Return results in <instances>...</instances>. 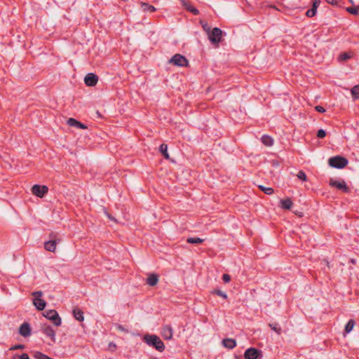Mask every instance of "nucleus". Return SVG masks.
Segmentation results:
<instances>
[{
    "instance_id": "cd10ccee",
    "label": "nucleus",
    "mask_w": 359,
    "mask_h": 359,
    "mask_svg": "<svg viewBox=\"0 0 359 359\" xmlns=\"http://www.w3.org/2000/svg\"><path fill=\"white\" fill-rule=\"evenodd\" d=\"M142 8L144 11H149L150 12H154L156 11L155 7L153 6L149 5L146 3L142 4Z\"/></svg>"
},
{
    "instance_id": "58836bf2",
    "label": "nucleus",
    "mask_w": 359,
    "mask_h": 359,
    "mask_svg": "<svg viewBox=\"0 0 359 359\" xmlns=\"http://www.w3.org/2000/svg\"><path fill=\"white\" fill-rule=\"evenodd\" d=\"M116 346L114 343L110 342L108 345V350L111 351H114L116 350Z\"/></svg>"
},
{
    "instance_id": "ddd939ff",
    "label": "nucleus",
    "mask_w": 359,
    "mask_h": 359,
    "mask_svg": "<svg viewBox=\"0 0 359 359\" xmlns=\"http://www.w3.org/2000/svg\"><path fill=\"white\" fill-rule=\"evenodd\" d=\"M20 334L23 337H28L31 334L29 325L27 323L22 324L19 330Z\"/></svg>"
},
{
    "instance_id": "f257e3e1",
    "label": "nucleus",
    "mask_w": 359,
    "mask_h": 359,
    "mask_svg": "<svg viewBox=\"0 0 359 359\" xmlns=\"http://www.w3.org/2000/svg\"><path fill=\"white\" fill-rule=\"evenodd\" d=\"M144 340L148 345L154 346L158 351L162 352L165 349L163 342L156 335L146 334L144 337Z\"/></svg>"
},
{
    "instance_id": "2eb2a0df",
    "label": "nucleus",
    "mask_w": 359,
    "mask_h": 359,
    "mask_svg": "<svg viewBox=\"0 0 359 359\" xmlns=\"http://www.w3.org/2000/svg\"><path fill=\"white\" fill-rule=\"evenodd\" d=\"M45 249L50 252H55L56 250V241H49L44 244Z\"/></svg>"
},
{
    "instance_id": "37998d69",
    "label": "nucleus",
    "mask_w": 359,
    "mask_h": 359,
    "mask_svg": "<svg viewBox=\"0 0 359 359\" xmlns=\"http://www.w3.org/2000/svg\"><path fill=\"white\" fill-rule=\"evenodd\" d=\"M316 109L317 111L320 112V113H323V112L325 111V109L323 107H321V106L316 107Z\"/></svg>"
},
{
    "instance_id": "b1692460",
    "label": "nucleus",
    "mask_w": 359,
    "mask_h": 359,
    "mask_svg": "<svg viewBox=\"0 0 359 359\" xmlns=\"http://www.w3.org/2000/svg\"><path fill=\"white\" fill-rule=\"evenodd\" d=\"M355 322L353 320H350L345 326V331L346 333H349L354 327Z\"/></svg>"
},
{
    "instance_id": "2f4dec72",
    "label": "nucleus",
    "mask_w": 359,
    "mask_h": 359,
    "mask_svg": "<svg viewBox=\"0 0 359 359\" xmlns=\"http://www.w3.org/2000/svg\"><path fill=\"white\" fill-rule=\"evenodd\" d=\"M269 327H270L273 330H274L276 332H277L278 334H280V330H281V329H280V327H279L278 326V325H277V324H274V325H273V324H269Z\"/></svg>"
},
{
    "instance_id": "c03bdc74",
    "label": "nucleus",
    "mask_w": 359,
    "mask_h": 359,
    "mask_svg": "<svg viewBox=\"0 0 359 359\" xmlns=\"http://www.w3.org/2000/svg\"><path fill=\"white\" fill-rule=\"evenodd\" d=\"M76 127L82 129L86 128V126L80 122H79V124H77Z\"/></svg>"
},
{
    "instance_id": "f704fd0d",
    "label": "nucleus",
    "mask_w": 359,
    "mask_h": 359,
    "mask_svg": "<svg viewBox=\"0 0 359 359\" xmlns=\"http://www.w3.org/2000/svg\"><path fill=\"white\" fill-rule=\"evenodd\" d=\"M316 9L312 8L306 11V15L308 17H313L316 15Z\"/></svg>"
},
{
    "instance_id": "9d476101",
    "label": "nucleus",
    "mask_w": 359,
    "mask_h": 359,
    "mask_svg": "<svg viewBox=\"0 0 359 359\" xmlns=\"http://www.w3.org/2000/svg\"><path fill=\"white\" fill-rule=\"evenodd\" d=\"M330 185L332 187H335L339 189L343 190L345 192L348 191V189L344 180L337 181L333 179H331L330 181Z\"/></svg>"
},
{
    "instance_id": "a878e982",
    "label": "nucleus",
    "mask_w": 359,
    "mask_h": 359,
    "mask_svg": "<svg viewBox=\"0 0 359 359\" xmlns=\"http://www.w3.org/2000/svg\"><path fill=\"white\" fill-rule=\"evenodd\" d=\"M187 241L191 244H200L203 242V239L200 238H188Z\"/></svg>"
},
{
    "instance_id": "c85d7f7f",
    "label": "nucleus",
    "mask_w": 359,
    "mask_h": 359,
    "mask_svg": "<svg viewBox=\"0 0 359 359\" xmlns=\"http://www.w3.org/2000/svg\"><path fill=\"white\" fill-rule=\"evenodd\" d=\"M259 187L262 191L268 195H270L273 192V189L271 187H264V186L261 185Z\"/></svg>"
},
{
    "instance_id": "393cba45",
    "label": "nucleus",
    "mask_w": 359,
    "mask_h": 359,
    "mask_svg": "<svg viewBox=\"0 0 359 359\" xmlns=\"http://www.w3.org/2000/svg\"><path fill=\"white\" fill-rule=\"evenodd\" d=\"M346 11L352 15H359V6L346 8Z\"/></svg>"
},
{
    "instance_id": "e433bc0d",
    "label": "nucleus",
    "mask_w": 359,
    "mask_h": 359,
    "mask_svg": "<svg viewBox=\"0 0 359 359\" xmlns=\"http://www.w3.org/2000/svg\"><path fill=\"white\" fill-rule=\"evenodd\" d=\"M115 327H116V329L120 332H123L126 333L128 332V330L126 327H124L123 325H116Z\"/></svg>"
},
{
    "instance_id": "c756f323",
    "label": "nucleus",
    "mask_w": 359,
    "mask_h": 359,
    "mask_svg": "<svg viewBox=\"0 0 359 359\" xmlns=\"http://www.w3.org/2000/svg\"><path fill=\"white\" fill-rule=\"evenodd\" d=\"M297 177L302 180V181H306L307 180V177H306V173L302 171V170H300L298 172V173L297 174Z\"/></svg>"
},
{
    "instance_id": "ea45409f",
    "label": "nucleus",
    "mask_w": 359,
    "mask_h": 359,
    "mask_svg": "<svg viewBox=\"0 0 359 359\" xmlns=\"http://www.w3.org/2000/svg\"><path fill=\"white\" fill-rule=\"evenodd\" d=\"M222 279H223V280H224L225 283H228V282H229V280H231V277H230V276H229V275H228V274L225 273V274H224V275H223V276H222Z\"/></svg>"
},
{
    "instance_id": "f03ea898",
    "label": "nucleus",
    "mask_w": 359,
    "mask_h": 359,
    "mask_svg": "<svg viewBox=\"0 0 359 359\" xmlns=\"http://www.w3.org/2000/svg\"><path fill=\"white\" fill-rule=\"evenodd\" d=\"M328 163L331 167L341 169L344 168L348 164V161L344 157L337 156L330 158L328 161Z\"/></svg>"
},
{
    "instance_id": "423d86ee",
    "label": "nucleus",
    "mask_w": 359,
    "mask_h": 359,
    "mask_svg": "<svg viewBox=\"0 0 359 359\" xmlns=\"http://www.w3.org/2000/svg\"><path fill=\"white\" fill-rule=\"evenodd\" d=\"M170 62L177 66L184 67L187 65L188 61L186 57L182 55L176 54L170 60Z\"/></svg>"
},
{
    "instance_id": "4468645a",
    "label": "nucleus",
    "mask_w": 359,
    "mask_h": 359,
    "mask_svg": "<svg viewBox=\"0 0 359 359\" xmlns=\"http://www.w3.org/2000/svg\"><path fill=\"white\" fill-rule=\"evenodd\" d=\"M222 344L224 346L227 348L232 349L236 346V342L233 339H225L223 340Z\"/></svg>"
},
{
    "instance_id": "39448f33",
    "label": "nucleus",
    "mask_w": 359,
    "mask_h": 359,
    "mask_svg": "<svg viewBox=\"0 0 359 359\" xmlns=\"http://www.w3.org/2000/svg\"><path fill=\"white\" fill-rule=\"evenodd\" d=\"M222 34V31L220 29L215 27L210 30L208 34V36L212 43L216 44L221 41Z\"/></svg>"
},
{
    "instance_id": "f8f14e48",
    "label": "nucleus",
    "mask_w": 359,
    "mask_h": 359,
    "mask_svg": "<svg viewBox=\"0 0 359 359\" xmlns=\"http://www.w3.org/2000/svg\"><path fill=\"white\" fill-rule=\"evenodd\" d=\"M42 331L47 337H49L53 341H55V332L51 327L49 325H43L42 327Z\"/></svg>"
},
{
    "instance_id": "473e14b6",
    "label": "nucleus",
    "mask_w": 359,
    "mask_h": 359,
    "mask_svg": "<svg viewBox=\"0 0 359 359\" xmlns=\"http://www.w3.org/2000/svg\"><path fill=\"white\" fill-rule=\"evenodd\" d=\"M67 123L71 126H74L76 127L77 124H79V121H76V119L74 118H69L68 120H67Z\"/></svg>"
},
{
    "instance_id": "0eeeda50",
    "label": "nucleus",
    "mask_w": 359,
    "mask_h": 359,
    "mask_svg": "<svg viewBox=\"0 0 359 359\" xmlns=\"http://www.w3.org/2000/svg\"><path fill=\"white\" fill-rule=\"evenodd\" d=\"M245 359H259L261 358V352L256 348H250L244 353Z\"/></svg>"
},
{
    "instance_id": "bb28decb",
    "label": "nucleus",
    "mask_w": 359,
    "mask_h": 359,
    "mask_svg": "<svg viewBox=\"0 0 359 359\" xmlns=\"http://www.w3.org/2000/svg\"><path fill=\"white\" fill-rule=\"evenodd\" d=\"M35 359H48V356L39 351L33 353Z\"/></svg>"
},
{
    "instance_id": "09e8293b",
    "label": "nucleus",
    "mask_w": 359,
    "mask_h": 359,
    "mask_svg": "<svg viewBox=\"0 0 359 359\" xmlns=\"http://www.w3.org/2000/svg\"><path fill=\"white\" fill-rule=\"evenodd\" d=\"M150 359H156V358H150Z\"/></svg>"
},
{
    "instance_id": "72a5a7b5",
    "label": "nucleus",
    "mask_w": 359,
    "mask_h": 359,
    "mask_svg": "<svg viewBox=\"0 0 359 359\" xmlns=\"http://www.w3.org/2000/svg\"><path fill=\"white\" fill-rule=\"evenodd\" d=\"M202 27L204 31L207 33V34L210 32V27L208 25L207 22H201Z\"/></svg>"
},
{
    "instance_id": "7ed1b4c3",
    "label": "nucleus",
    "mask_w": 359,
    "mask_h": 359,
    "mask_svg": "<svg viewBox=\"0 0 359 359\" xmlns=\"http://www.w3.org/2000/svg\"><path fill=\"white\" fill-rule=\"evenodd\" d=\"M42 295L43 292L41 291H36L32 292V296L34 297L33 299V304L39 311L43 310L46 305V302L41 299Z\"/></svg>"
},
{
    "instance_id": "9b49d317",
    "label": "nucleus",
    "mask_w": 359,
    "mask_h": 359,
    "mask_svg": "<svg viewBox=\"0 0 359 359\" xmlns=\"http://www.w3.org/2000/svg\"><path fill=\"white\" fill-rule=\"evenodd\" d=\"M161 334L165 339H171L172 338L173 330L170 325H165L162 328Z\"/></svg>"
},
{
    "instance_id": "aec40b11",
    "label": "nucleus",
    "mask_w": 359,
    "mask_h": 359,
    "mask_svg": "<svg viewBox=\"0 0 359 359\" xmlns=\"http://www.w3.org/2000/svg\"><path fill=\"white\" fill-rule=\"evenodd\" d=\"M262 142L264 145H266L267 147H270L273 144V140L271 137H269L268 135H263L262 137Z\"/></svg>"
},
{
    "instance_id": "1a4fd4ad",
    "label": "nucleus",
    "mask_w": 359,
    "mask_h": 359,
    "mask_svg": "<svg viewBox=\"0 0 359 359\" xmlns=\"http://www.w3.org/2000/svg\"><path fill=\"white\" fill-rule=\"evenodd\" d=\"M97 76L93 73L88 74L84 79V82L88 86H95L97 83Z\"/></svg>"
},
{
    "instance_id": "49530a36",
    "label": "nucleus",
    "mask_w": 359,
    "mask_h": 359,
    "mask_svg": "<svg viewBox=\"0 0 359 359\" xmlns=\"http://www.w3.org/2000/svg\"><path fill=\"white\" fill-rule=\"evenodd\" d=\"M106 215L109 217V219H114L109 215H108L107 213H106Z\"/></svg>"
},
{
    "instance_id": "79ce46f5",
    "label": "nucleus",
    "mask_w": 359,
    "mask_h": 359,
    "mask_svg": "<svg viewBox=\"0 0 359 359\" xmlns=\"http://www.w3.org/2000/svg\"><path fill=\"white\" fill-rule=\"evenodd\" d=\"M23 348H24V345L19 344V345H15V346L11 347L10 349L11 350L22 349Z\"/></svg>"
},
{
    "instance_id": "a19ab883",
    "label": "nucleus",
    "mask_w": 359,
    "mask_h": 359,
    "mask_svg": "<svg viewBox=\"0 0 359 359\" xmlns=\"http://www.w3.org/2000/svg\"><path fill=\"white\" fill-rule=\"evenodd\" d=\"M320 4V0H314L313 3V8L317 9Z\"/></svg>"
},
{
    "instance_id": "5701e85b",
    "label": "nucleus",
    "mask_w": 359,
    "mask_h": 359,
    "mask_svg": "<svg viewBox=\"0 0 359 359\" xmlns=\"http://www.w3.org/2000/svg\"><path fill=\"white\" fill-rule=\"evenodd\" d=\"M351 95L354 100L359 99V85L354 86L351 89Z\"/></svg>"
},
{
    "instance_id": "6ab92c4d",
    "label": "nucleus",
    "mask_w": 359,
    "mask_h": 359,
    "mask_svg": "<svg viewBox=\"0 0 359 359\" xmlns=\"http://www.w3.org/2000/svg\"><path fill=\"white\" fill-rule=\"evenodd\" d=\"M281 207L286 210H290L292 206V202L290 198H285L280 201Z\"/></svg>"
},
{
    "instance_id": "7c9ffc66",
    "label": "nucleus",
    "mask_w": 359,
    "mask_h": 359,
    "mask_svg": "<svg viewBox=\"0 0 359 359\" xmlns=\"http://www.w3.org/2000/svg\"><path fill=\"white\" fill-rule=\"evenodd\" d=\"M213 293L217 294V295H218V296H219V297H222V298H224V299H226L227 298V294L224 292H223V291H222L220 290H215L213 292Z\"/></svg>"
},
{
    "instance_id": "4be33fe9",
    "label": "nucleus",
    "mask_w": 359,
    "mask_h": 359,
    "mask_svg": "<svg viewBox=\"0 0 359 359\" xmlns=\"http://www.w3.org/2000/svg\"><path fill=\"white\" fill-rule=\"evenodd\" d=\"M159 150H160V151L162 153V154L164 156V157L165 158H167V159L169 158V154L168 153V147H167L166 144H162L160 146Z\"/></svg>"
},
{
    "instance_id": "a211bd4d",
    "label": "nucleus",
    "mask_w": 359,
    "mask_h": 359,
    "mask_svg": "<svg viewBox=\"0 0 359 359\" xmlns=\"http://www.w3.org/2000/svg\"><path fill=\"white\" fill-rule=\"evenodd\" d=\"M183 6L188 10L190 12H191L194 15H198L199 13V11L194 8L191 5L189 4L188 3H187L184 0H181Z\"/></svg>"
},
{
    "instance_id": "f3484780",
    "label": "nucleus",
    "mask_w": 359,
    "mask_h": 359,
    "mask_svg": "<svg viewBox=\"0 0 359 359\" xmlns=\"http://www.w3.org/2000/svg\"><path fill=\"white\" fill-rule=\"evenodd\" d=\"M73 314L74 318L79 321H83L84 320L83 313L79 309H74L73 310Z\"/></svg>"
},
{
    "instance_id": "412c9836",
    "label": "nucleus",
    "mask_w": 359,
    "mask_h": 359,
    "mask_svg": "<svg viewBox=\"0 0 359 359\" xmlns=\"http://www.w3.org/2000/svg\"><path fill=\"white\" fill-rule=\"evenodd\" d=\"M353 53L351 52L342 53L339 55L338 60L339 61H345L348 59L351 58Z\"/></svg>"
},
{
    "instance_id": "dca6fc26",
    "label": "nucleus",
    "mask_w": 359,
    "mask_h": 359,
    "mask_svg": "<svg viewBox=\"0 0 359 359\" xmlns=\"http://www.w3.org/2000/svg\"><path fill=\"white\" fill-rule=\"evenodd\" d=\"M158 281V277L156 274L150 275L147 278V283L151 286H154Z\"/></svg>"
},
{
    "instance_id": "4c0bfd02",
    "label": "nucleus",
    "mask_w": 359,
    "mask_h": 359,
    "mask_svg": "<svg viewBox=\"0 0 359 359\" xmlns=\"http://www.w3.org/2000/svg\"><path fill=\"white\" fill-rule=\"evenodd\" d=\"M326 135V133L324 130L323 129H320L318 131V133H317V137H319V138H323L325 137Z\"/></svg>"
},
{
    "instance_id": "6e6552de",
    "label": "nucleus",
    "mask_w": 359,
    "mask_h": 359,
    "mask_svg": "<svg viewBox=\"0 0 359 359\" xmlns=\"http://www.w3.org/2000/svg\"><path fill=\"white\" fill-rule=\"evenodd\" d=\"M48 187L46 186H40V185H34L32 188V193L41 198L44 196L45 194L48 192Z\"/></svg>"
},
{
    "instance_id": "20e7f679",
    "label": "nucleus",
    "mask_w": 359,
    "mask_h": 359,
    "mask_svg": "<svg viewBox=\"0 0 359 359\" xmlns=\"http://www.w3.org/2000/svg\"><path fill=\"white\" fill-rule=\"evenodd\" d=\"M43 316L53 322L55 326H60L62 320L57 312L55 310H48L43 313Z\"/></svg>"
},
{
    "instance_id": "a18cd8bd",
    "label": "nucleus",
    "mask_w": 359,
    "mask_h": 359,
    "mask_svg": "<svg viewBox=\"0 0 359 359\" xmlns=\"http://www.w3.org/2000/svg\"><path fill=\"white\" fill-rule=\"evenodd\" d=\"M328 4H336L337 3V0H325Z\"/></svg>"
},
{
    "instance_id": "c9c22d12",
    "label": "nucleus",
    "mask_w": 359,
    "mask_h": 359,
    "mask_svg": "<svg viewBox=\"0 0 359 359\" xmlns=\"http://www.w3.org/2000/svg\"><path fill=\"white\" fill-rule=\"evenodd\" d=\"M13 359H29V357L27 353H22L20 355H15Z\"/></svg>"
},
{
    "instance_id": "de8ad7c7",
    "label": "nucleus",
    "mask_w": 359,
    "mask_h": 359,
    "mask_svg": "<svg viewBox=\"0 0 359 359\" xmlns=\"http://www.w3.org/2000/svg\"><path fill=\"white\" fill-rule=\"evenodd\" d=\"M351 262H352V263H354V262H355V261H354L353 259H351Z\"/></svg>"
}]
</instances>
